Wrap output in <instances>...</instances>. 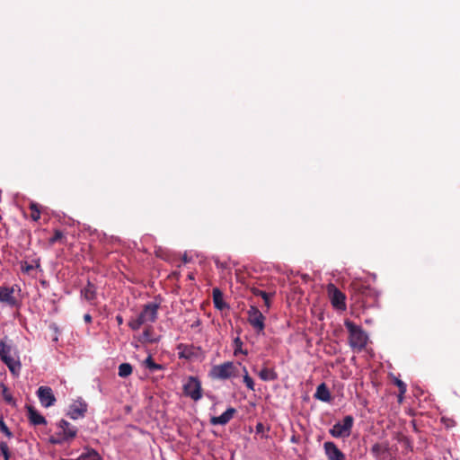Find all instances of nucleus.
<instances>
[{
    "label": "nucleus",
    "mask_w": 460,
    "mask_h": 460,
    "mask_svg": "<svg viewBox=\"0 0 460 460\" xmlns=\"http://www.w3.org/2000/svg\"><path fill=\"white\" fill-rule=\"evenodd\" d=\"M344 325L349 332V346L358 351L364 349L368 341L367 332L349 320H346Z\"/></svg>",
    "instance_id": "nucleus-1"
},
{
    "label": "nucleus",
    "mask_w": 460,
    "mask_h": 460,
    "mask_svg": "<svg viewBox=\"0 0 460 460\" xmlns=\"http://www.w3.org/2000/svg\"><path fill=\"white\" fill-rule=\"evenodd\" d=\"M58 429L57 437L50 438L52 444H61L70 441L75 438L77 434V428L66 420H61L58 422Z\"/></svg>",
    "instance_id": "nucleus-2"
},
{
    "label": "nucleus",
    "mask_w": 460,
    "mask_h": 460,
    "mask_svg": "<svg viewBox=\"0 0 460 460\" xmlns=\"http://www.w3.org/2000/svg\"><path fill=\"white\" fill-rule=\"evenodd\" d=\"M0 358L8 367L13 375L18 376L21 370V363L14 357L12 356V349L6 346L4 342L0 341Z\"/></svg>",
    "instance_id": "nucleus-3"
},
{
    "label": "nucleus",
    "mask_w": 460,
    "mask_h": 460,
    "mask_svg": "<svg viewBox=\"0 0 460 460\" xmlns=\"http://www.w3.org/2000/svg\"><path fill=\"white\" fill-rule=\"evenodd\" d=\"M353 417L347 415L341 422L335 423L330 429V434L334 438H348L353 426Z\"/></svg>",
    "instance_id": "nucleus-4"
},
{
    "label": "nucleus",
    "mask_w": 460,
    "mask_h": 460,
    "mask_svg": "<svg viewBox=\"0 0 460 460\" xmlns=\"http://www.w3.org/2000/svg\"><path fill=\"white\" fill-rule=\"evenodd\" d=\"M327 293L332 305L335 308L341 310H344L346 308L345 296L341 291H340L337 288V287L334 284L330 283L327 286Z\"/></svg>",
    "instance_id": "nucleus-5"
},
{
    "label": "nucleus",
    "mask_w": 460,
    "mask_h": 460,
    "mask_svg": "<svg viewBox=\"0 0 460 460\" xmlns=\"http://www.w3.org/2000/svg\"><path fill=\"white\" fill-rule=\"evenodd\" d=\"M235 370V367L232 362H225L220 365L214 366L211 369V376L217 379H227L231 377Z\"/></svg>",
    "instance_id": "nucleus-6"
},
{
    "label": "nucleus",
    "mask_w": 460,
    "mask_h": 460,
    "mask_svg": "<svg viewBox=\"0 0 460 460\" xmlns=\"http://www.w3.org/2000/svg\"><path fill=\"white\" fill-rule=\"evenodd\" d=\"M184 394L194 401L201 398V385L195 377H190L183 385Z\"/></svg>",
    "instance_id": "nucleus-7"
},
{
    "label": "nucleus",
    "mask_w": 460,
    "mask_h": 460,
    "mask_svg": "<svg viewBox=\"0 0 460 460\" xmlns=\"http://www.w3.org/2000/svg\"><path fill=\"white\" fill-rule=\"evenodd\" d=\"M248 321L250 324L258 331V332H261L264 329V320L262 313L254 305L250 306L248 312Z\"/></svg>",
    "instance_id": "nucleus-8"
},
{
    "label": "nucleus",
    "mask_w": 460,
    "mask_h": 460,
    "mask_svg": "<svg viewBox=\"0 0 460 460\" xmlns=\"http://www.w3.org/2000/svg\"><path fill=\"white\" fill-rule=\"evenodd\" d=\"M159 305L157 303H148L144 305L143 310L139 314L144 323H154L157 319Z\"/></svg>",
    "instance_id": "nucleus-9"
},
{
    "label": "nucleus",
    "mask_w": 460,
    "mask_h": 460,
    "mask_svg": "<svg viewBox=\"0 0 460 460\" xmlns=\"http://www.w3.org/2000/svg\"><path fill=\"white\" fill-rule=\"evenodd\" d=\"M39 400L42 406L49 408L54 404L56 398L52 389L49 386H40L37 391Z\"/></svg>",
    "instance_id": "nucleus-10"
},
{
    "label": "nucleus",
    "mask_w": 460,
    "mask_h": 460,
    "mask_svg": "<svg viewBox=\"0 0 460 460\" xmlns=\"http://www.w3.org/2000/svg\"><path fill=\"white\" fill-rule=\"evenodd\" d=\"M323 449L328 460H346V456L333 442H324Z\"/></svg>",
    "instance_id": "nucleus-11"
},
{
    "label": "nucleus",
    "mask_w": 460,
    "mask_h": 460,
    "mask_svg": "<svg viewBox=\"0 0 460 460\" xmlns=\"http://www.w3.org/2000/svg\"><path fill=\"white\" fill-rule=\"evenodd\" d=\"M87 411V404L83 400L74 402L69 408L68 416L73 420H77L84 415Z\"/></svg>",
    "instance_id": "nucleus-12"
},
{
    "label": "nucleus",
    "mask_w": 460,
    "mask_h": 460,
    "mask_svg": "<svg viewBox=\"0 0 460 460\" xmlns=\"http://www.w3.org/2000/svg\"><path fill=\"white\" fill-rule=\"evenodd\" d=\"M13 293V287H0V303L5 304L9 306H15L17 301Z\"/></svg>",
    "instance_id": "nucleus-13"
},
{
    "label": "nucleus",
    "mask_w": 460,
    "mask_h": 460,
    "mask_svg": "<svg viewBox=\"0 0 460 460\" xmlns=\"http://www.w3.org/2000/svg\"><path fill=\"white\" fill-rule=\"evenodd\" d=\"M235 413L234 408H228L225 412H223L220 416L217 417H212L210 419V423L212 425H226L228 423L231 419L234 417V414Z\"/></svg>",
    "instance_id": "nucleus-14"
},
{
    "label": "nucleus",
    "mask_w": 460,
    "mask_h": 460,
    "mask_svg": "<svg viewBox=\"0 0 460 460\" xmlns=\"http://www.w3.org/2000/svg\"><path fill=\"white\" fill-rule=\"evenodd\" d=\"M314 397L324 402H329L331 401L332 397L330 391L324 383H322L317 386Z\"/></svg>",
    "instance_id": "nucleus-15"
},
{
    "label": "nucleus",
    "mask_w": 460,
    "mask_h": 460,
    "mask_svg": "<svg viewBox=\"0 0 460 460\" xmlns=\"http://www.w3.org/2000/svg\"><path fill=\"white\" fill-rule=\"evenodd\" d=\"M29 419L34 425L46 424V419L32 408H29Z\"/></svg>",
    "instance_id": "nucleus-16"
},
{
    "label": "nucleus",
    "mask_w": 460,
    "mask_h": 460,
    "mask_svg": "<svg viewBox=\"0 0 460 460\" xmlns=\"http://www.w3.org/2000/svg\"><path fill=\"white\" fill-rule=\"evenodd\" d=\"M213 302L217 309L222 310L226 306L223 299V294L218 288L213 289Z\"/></svg>",
    "instance_id": "nucleus-17"
},
{
    "label": "nucleus",
    "mask_w": 460,
    "mask_h": 460,
    "mask_svg": "<svg viewBox=\"0 0 460 460\" xmlns=\"http://www.w3.org/2000/svg\"><path fill=\"white\" fill-rule=\"evenodd\" d=\"M82 296L87 301H93L96 296V290L93 285L88 283L87 286L81 291Z\"/></svg>",
    "instance_id": "nucleus-18"
},
{
    "label": "nucleus",
    "mask_w": 460,
    "mask_h": 460,
    "mask_svg": "<svg viewBox=\"0 0 460 460\" xmlns=\"http://www.w3.org/2000/svg\"><path fill=\"white\" fill-rule=\"evenodd\" d=\"M259 376L263 381H272L277 378L276 373L272 369H270V368L261 369L259 373Z\"/></svg>",
    "instance_id": "nucleus-19"
},
{
    "label": "nucleus",
    "mask_w": 460,
    "mask_h": 460,
    "mask_svg": "<svg viewBox=\"0 0 460 460\" xmlns=\"http://www.w3.org/2000/svg\"><path fill=\"white\" fill-rule=\"evenodd\" d=\"M76 460H102L100 455L93 449L82 454Z\"/></svg>",
    "instance_id": "nucleus-20"
},
{
    "label": "nucleus",
    "mask_w": 460,
    "mask_h": 460,
    "mask_svg": "<svg viewBox=\"0 0 460 460\" xmlns=\"http://www.w3.org/2000/svg\"><path fill=\"white\" fill-rule=\"evenodd\" d=\"M253 294L257 296H261V299H263V301H264L265 306L267 308H270V299L273 296V294H270V293H267V292H265L263 290H260V289H254Z\"/></svg>",
    "instance_id": "nucleus-21"
},
{
    "label": "nucleus",
    "mask_w": 460,
    "mask_h": 460,
    "mask_svg": "<svg viewBox=\"0 0 460 460\" xmlns=\"http://www.w3.org/2000/svg\"><path fill=\"white\" fill-rule=\"evenodd\" d=\"M132 373V367L128 363H122L119 366V376L127 377Z\"/></svg>",
    "instance_id": "nucleus-22"
},
{
    "label": "nucleus",
    "mask_w": 460,
    "mask_h": 460,
    "mask_svg": "<svg viewBox=\"0 0 460 460\" xmlns=\"http://www.w3.org/2000/svg\"><path fill=\"white\" fill-rule=\"evenodd\" d=\"M144 323L143 320L141 319L140 315H138L137 318L135 319H131L129 322H128V326L134 330V331H137L138 330Z\"/></svg>",
    "instance_id": "nucleus-23"
},
{
    "label": "nucleus",
    "mask_w": 460,
    "mask_h": 460,
    "mask_svg": "<svg viewBox=\"0 0 460 460\" xmlns=\"http://www.w3.org/2000/svg\"><path fill=\"white\" fill-rule=\"evenodd\" d=\"M30 208L31 209V217L33 221H38L40 217V211L38 208V205L34 202H31L30 205Z\"/></svg>",
    "instance_id": "nucleus-24"
},
{
    "label": "nucleus",
    "mask_w": 460,
    "mask_h": 460,
    "mask_svg": "<svg viewBox=\"0 0 460 460\" xmlns=\"http://www.w3.org/2000/svg\"><path fill=\"white\" fill-rule=\"evenodd\" d=\"M234 355L236 356L238 353H243V354H247L246 351H243L242 349V346H243V342L241 341V339L239 337H236L234 340Z\"/></svg>",
    "instance_id": "nucleus-25"
},
{
    "label": "nucleus",
    "mask_w": 460,
    "mask_h": 460,
    "mask_svg": "<svg viewBox=\"0 0 460 460\" xmlns=\"http://www.w3.org/2000/svg\"><path fill=\"white\" fill-rule=\"evenodd\" d=\"M245 375L243 376V382L248 389L253 391L254 390V383L252 377L249 376L246 368L244 367Z\"/></svg>",
    "instance_id": "nucleus-26"
},
{
    "label": "nucleus",
    "mask_w": 460,
    "mask_h": 460,
    "mask_svg": "<svg viewBox=\"0 0 460 460\" xmlns=\"http://www.w3.org/2000/svg\"><path fill=\"white\" fill-rule=\"evenodd\" d=\"M145 365L146 367L153 371L161 368V366L155 363L150 356L145 360Z\"/></svg>",
    "instance_id": "nucleus-27"
},
{
    "label": "nucleus",
    "mask_w": 460,
    "mask_h": 460,
    "mask_svg": "<svg viewBox=\"0 0 460 460\" xmlns=\"http://www.w3.org/2000/svg\"><path fill=\"white\" fill-rule=\"evenodd\" d=\"M2 388H3V397H4V401L7 402L8 403H13V396L11 395V394L8 392L7 387L3 385Z\"/></svg>",
    "instance_id": "nucleus-28"
},
{
    "label": "nucleus",
    "mask_w": 460,
    "mask_h": 460,
    "mask_svg": "<svg viewBox=\"0 0 460 460\" xmlns=\"http://www.w3.org/2000/svg\"><path fill=\"white\" fill-rule=\"evenodd\" d=\"M0 449L4 455V460H9V447L6 442L0 443Z\"/></svg>",
    "instance_id": "nucleus-29"
},
{
    "label": "nucleus",
    "mask_w": 460,
    "mask_h": 460,
    "mask_svg": "<svg viewBox=\"0 0 460 460\" xmlns=\"http://www.w3.org/2000/svg\"><path fill=\"white\" fill-rule=\"evenodd\" d=\"M0 430L4 433L7 437H12V432L9 430L3 420H0Z\"/></svg>",
    "instance_id": "nucleus-30"
},
{
    "label": "nucleus",
    "mask_w": 460,
    "mask_h": 460,
    "mask_svg": "<svg viewBox=\"0 0 460 460\" xmlns=\"http://www.w3.org/2000/svg\"><path fill=\"white\" fill-rule=\"evenodd\" d=\"M63 237V233L59 230H56L53 237L50 239L51 243L59 241Z\"/></svg>",
    "instance_id": "nucleus-31"
},
{
    "label": "nucleus",
    "mask_w": 460,
    "mask_h": 460,
    "mask_svg": "<svg viewBox=\"0 0 460 460\" xmlns=\"http://www.w3.org/2000/svg\"><path fill=\"white\" fill-rule=\"evenodd\" d=\"M395 384L399 387L401 394H404L406 392V385L402 381L397 379Z\"/></svg>",
    "instance_id": "nucleus-32"
},
{
    "label": "nucleus",
    "mask_w": 460,
    "mask_h": 460,
    "mask_svg": "<svg viewBox=\"0 0 460 460\" xmlns=\"http://www.w3.org/2000/svg\"><path fill=\"white\" fill-rule=\"evenodd\" d=\"M32 269H33V266H32V265H29V264H26V263H25V265H22V270L23 272L28 273V272H30Z\"/></svg>",
    "instance_id": "nucleus-33"
},
{
    "label": "nucleus",
    "mask_w": 460,
    "mask_h": 460,
    "mask_svg": "<svg viewBox=\"0 0 460 460\" xmlns=\"http://www.w3.org/2000/svg\"><path fill=\"white\" fill-rule=\"evenodd\" d=\"M84 322H85V323H91V321H92V316H91L89 314H84Z\"/></svg>",
    "instance_id": "nucleus-34"
},
{
    "label": "nucleus",
    "mask_w": 460,
    "mask_h": 460,
    "mask_svg": "<svg viewBox=\"0 0 460 460\" xmlns=\"http://www.w3.org/2000/svg\"><path fill=\"white\" fill-rule=\"evenodd\" d=\"M116 321L118 323L119 325H121L123 323V318L121 315H117L116 316Z\"/></svg>",
    "instance_id": "nucleus-35"
},
{
    "label": "nucleus",
    "mask_w": 460,
    "mask_h": 460,
    "mask_svg": "<svg viewBox=\"0 0 460 460\" xmlns=\"http://www.w3.org/2000/svg\"><path fill=\"white\" fill-rule=\"evenodd\" d=\"M256 429H257V431H261L262 429H263V425L261 423H259L257 426H256Z\"/></svg>",
    "instance_id": "nucleus-36"
},
{
    "label": "nucleus",
    "mask_w": 460,
    "mask_h": 460,
    "mask_svg": "<svg viewBox=\"0 0 460 460\" xmlns=\"http://www.w3.org/2000/svg\"><path fill=\"white\" fill-rule=\"evenodd\" d=\"M148 334H149V333H148V331H146V332H144V337L146 338V340H148Z\"/></svg>",
    "instance_id": "nucleus-37"
},
{
    "label": "nucleus",
    "mask_w": 460,
    "mask_h": 460,
    "mask_svg": "<svg viewBox=\"0 0 460 460\" xmlns=\"http://www.w3.org/2000/svg\"><path fill=\"white\" fill-rule=\"evenodd\" d=\"M183 260H184V261H185V262H187V261H188L187 257H184V259H183Z\"/></svg>",
    "instance_id": "nucleus-38"
}]
</instances>
